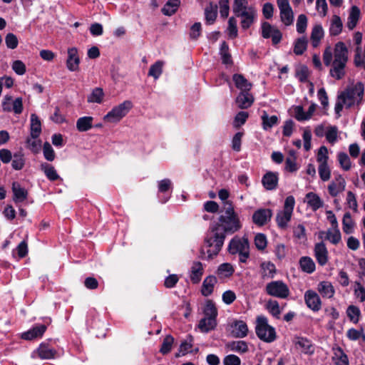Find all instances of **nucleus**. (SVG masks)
<instances>
[{"mask_svg":"<svg viewBox=\"0 0 365 365\" xmlns=\"http://www.w3.org/2000/svg\"><path fill=\"white\" fill-rule=\"evenodd\" d=\"M355 222L352 220L351 214L346 212L342 219V229L344 233L351 234L354 230Z\"/></svg>","mask_w":365,"mask_h":365,"instance_id":"44","label":"nucleus"},{"mask_svg":"<svg viewBox=\"0 0 365 365\" xmlns=\"http://www.w3.org/2000/svg\"><path fill=\"white\" fill-rule=\"evenodd\" d=\"M237 17H241V26L242 29H248L254 22L255 18L256 17V10L255 8L248 10L246 12L242 13Z\"/></svg>","mask_w":365,"mask_h":365,"instance_id":"29","label":"nucleus"},{"mask_svg":"<svg viewBox=\"0 0 365 365\" xmlns=\"http://www.w3.org/2000/svg\"><path fill=\"white\" fill-rule=\"evenodd\" d=\"M293 236L299 243H303L307 240L305 227L302 224H298L293 227Z\"/></svg>","mask_w":365,"mask_h":365,"instance_id":"45","label":"nucleus"},{"mask_svg":"<svg viewBox=\"0 0 365 365\" xmlns=\"http://www.w3.org/2000/svg\"><path fill=\"white\" fill-rule=\"evenodd\" d=\"M217 278L213 275L207 276L203 281L202 287H201V293L205 297L210 296L214 289L215 285L217 284Z\"/></svg>","mask_w":365,"mask_h":365,"instance_id":"25","label":"nucleus"},{"mask_svg":"<svg viewBox=\"0 0 365 365\" xmlns=\"http://www.w3.org/2000/svg\"><path fill=\"white\" fill-rule=\"evenodd\" d=\"M272 215V212L270 209H258L252 215V221L255 225L262 226L271 220Z\"/></svg>","mask_w":365,"mask_h":365,"instance_id":"15","label":"nucleus"},{"mask_svg":"<svg viewBox=\"0 0 365 365\" xmlns=\"http://www.w3.org/2000/svg\"><path fill=\"white\" fill-rule=\"evenodd\" d=\"M333 361L336 365H349L346 354L340 347L334 349Z\"/></svg>","mask_w":365,"mask_h":365,"instance_id":"41","label":"nucleus"},{"mask_svg":"<svg viewBox=\"0 0 365 365\" xmlns=\"http://www.w3.org/2000/svg\"><path fill=\"white\" fill-rule=\"evenodd\" d=\"M278 180L277 173L268 172L262 177V182L265 189L273 190L277 188Z\"/></svg>","mask_w":365,"mask_h":365,"instance_id":"21","label":"nucleus"},{"mask_svg":"<svg viewBox=\"0 0 365 365\" xmlns=\"http://www.w3.org/2000/svg\"><path fill=\"white\" fill-rule=\"evenodd\" d=\"M314 252V257L319 265L324 266L328 262L329 252L323 242L315 244Z\"/></svg>","mask_w":365,"mask_h":365,"instance_id":"12","label":"nucleus"},{"mask_svg":"<svg viewBox=\"0 0 365 365\" xmlns=\"http://www.w3.org/2000/svg\"><path fill=\"white\" fill-rule=\"evenodd\" d=\"M346 336L350 340L352 341H356L361 338L363 339V341H365V334L362 329L357 330L353 328L349 329L347 331Z\"/></svg>","mask_w":365,"mask_h":365,"instance_id":"63","label":"nucleus"},{"mask_svg":"<svg viewBox=\"0 0 365 365\" xmlns=\"http://www.w3.org/2000/svg\"><path fill=\"white\" fill-rule=\"evenodd\" d=\"M93 118L91 116H83L79 118L76 121V128L80 132H85L90 130L93 126Z\"/></svg>","mask_w":365,"mask_h":365,"instance_id":"38","label":"nucleus"},{"mask_svg":"<svg viewBox=\"0 0 365 365\" xmlns=\"http://www.w3.org/2000/svg\"><path fill=\"white\" fill-rule=\"evenodd\" d=\"M346 187V181L344 178L339 175L328 185V192L331 197H336L342 192Z\"/></svg>","mask_w":365,"mask_h":365,"instance_id":"13","label":"nucleus"},{"mask_svg":"<svg viewBox=\"0 0 365 365\" xmlns=\"http://www.w3.org/2000/svg\"><path fill=\"white\" fill-rule=\"evenodd\" d=\"M296 155L289 156L285 160V169L290 173L296 172L299 169V166L296 163Z\"/></svg>","mask_w":365,"mask_h":365,"instance_id":"62","label":"nucleus"},{"mask_svg":"<svg viewBox=\"0 0 365 365\" xmlns=\"http://www.w3.org/2000/svg\"><path fill=\"white\" fill-rule=\"evenodd\" d=\"M361 11L358 6H352L349 11L346 26L349 30H353L357 25L360 19Z\"/></svg>","mask_w":365,"mask_h":365,"instance_id":"26","label":"nucleus"},{"mask_svg":"<svg viewBox=\"0 0 365 365\" xmlns=\"http://www.w3.org/2000/svg\"><path fill=\"white\" fill-rule=\"evenodd\" d=\"M255 245L259 250H264L267 245L266 236L262 233H258L255 237Z\"/></svg>","mask_w":365,"mask_h":365,"instance_id":"64","label":"nucleus"},{"mask_svg":"<svg viewBox=\"0 0 365 365\" xmlns=\"http://www.w3.org/2000/svg\"><path fill=\"white\" fill-rule=\"evenodd\" d=\"M262 36L264 38H272L273 45L278 44L282 38V32L269 23L264 21L261 25Z\"/></svg>","mask_w":365,"mask_h":365,"instance_id":"9","label":"nucleus"},{"mask_svg":"<svg viewBox=\"0 0 365 365\" xmlns=\"http://www.w3.org/2000/svg\"><path fill=\"white\" fill-rule=\"evenodd\" d=\"M217 326V320L215 318L204 317L198 324V328L202 332H208L215 328Z\"/></svg>","mask_w":365,"mask_h":365,"instance_id":"33","label":"nucleus"},{"mask_svg":"<svg viewBox=\"0 0 365 365\" xmlns=\"http://www.w3.org/2000/svg\"><path fill=\"white\" fill-rule=\"evenodd\" d=\"M327 140L331 145H334L338 140V128L334 125H329L327 127V132L325 135Z\"/></svg>","mask_w":365,"mask_h":365,"instance_id":"50","label":"nucleus"},{"mask_svg":"<svg viewBox=\"0 0 365 365\" xmlns=\"http://www.w3.org/2000/svg\"><path fill=\"white\" fill-rule=\"evenodd\" d=\"M364 91V84L361 82H357L356 84L349 86L339 95L340 98H343L345 106L350 108L355 104H359L362 101Z\"/></svg>","mask_w":365,"mask_h":365,"instance_id":"4","label":"nucleus"},{"mask_svg":"<svg viewBox=\"0 0 365 365\" xmlns=\"http://www.w3.org/2000/svg\"><path fill=\"white\" fill-rule=\"evenodd\" d=\"M239 215L235 212L231 203L219 217L218 221L212 224L205 238L207 247V259L216 257L221 250L226 235H232L242 228Z\"/></svg>","mask_w":365,"mask_h":365,"instance_id":"1","label":"nucleus"},{"mask_svg":"<svg viewBox=\"0 0 365 365\" xmlns=\"http://www.w3.org/2000/svg\"><path fill=\"white\" fill-rule=\"evenodd\" d=\"M163 62L161 61H156L153 64L148 71V76L158 79L163 73Z\"/></svg>","mask_w":365,"mask_h":365,"instance_id":"54","label":"nucleus"},{"mask_svg":"<svg viewBox=\"0 0 365 365\" xmlns=\"http://www.w3.org/2000/svg\"><path fill=\"white\" fill-rule=\"evenodd\" d=\"M324 36V31L321 24H316L313 26L311 34V41L313 47L316 48L319 45L321 40Z\"/></svg>","mask_w":365,"mask_h":365,"instance_id":"30","label":"nucleus"},{"mask_svg":"<svg viewBox=\"0 0 365 365\" xmlns=\"http://www.w3.org/2000/svg\"><path fill=\"white\" fill-rule=\"evenodd\" d=\"M293 343L295 348L304 354L312 355L314 353V346L313 343L306 337H295Z\"/></svg>","mask_w":365,"mask_h":365,"instance_id":"11","label":"nucleus"},{"mask_svg":"<svg viewBox=\"0 0 365 365\" xmlns=\"http://www.w3.org/2000/svg\"><path fill=\"white\" fill-rule=\"evenodd\" d=\"M253 8V6L248 5L247 0H234L232 9L237 16Z\"/></svg>","mask_w":365,"mask_h":365,"instance_id":"37","label":"nucleus"},{"mask_svg":"<svg viewBox=\"0 0 365 365\" xmlns=\"http://www.w3.org/2000/svg\"><path fill=\"white\" fill-rule=\"evenodd\" d=\"M346 202L349 208L351 209L354 212H358V203L356 195L353 192H347Z\"/></svg>","mask_w":365,"mask_h":365,"instance_id":"57","label":"nucleus"},{"mask_svg":"<svg viewBox=\"0 0 365 365\" xmlns=\"http://www.w3.org/2000/svg\"><path fill=\"white\" fill-rule=\"evenodd\" d=\"M12 192L14 194L13 200L15 203L22 202L26 200L28 197L27 190L17 182H13Z\"/></svg>","mask_w":365,"mask_h":365,"instance_id":"23","label":"nucleus"},{"mask_svg":"<svg viewBox=\"0 0 365 365\" xmlns=\"http://www.w3.org/2000/svg\"><path fill=\"white\" fill-rule=\"evenodd\" d=\"M261 118L262 120V128L265 130H270L278 123V117L277 115L269 116L266 112H264Z\"/></svg>","mask_w":365,"mask_h":365,"instance_id":"46","label":"nucleus"},{"mask_svg":"<svg viewBox=\"0 0 365 365\" xmlns=\"http://www.w3.org/2000/svg\"><path fill=\"white\" fill-rule=\"evenodd\" d=\"M228 252L231 255H238L239 261L247 262L250 257V242L246 237L235 236L229 242Z\"/></svg>","mask_w":365,"mask_h":365,"instance_id":"3","label":"nucleus"},{"mask_svg":"<svg viewBox=\"0 0 365 365\" xmlns=\"http://www.w3.org/2000/svg\"><path fill=\"white\" fill-rule=\"evenodd\" d=\"M254 97L250 91L240 92L236 98V103L241 109H246L250 108L253 102Z\"/></svg>","mask_w":365,"mask_h":365,"instance_id":"18","label":"nucleus"},{"mask_svg":"<svg viewBox=\"0 0 365 365\" xmlns=\"http://www.w3.org/2000/svg\"><path fill=\"white\" fill-rule=\"evenodd\" d=\"M80 58L78 49L76 47L68 49L66 67L70 71H77L79 69Z\"/></svg>","mask_w":365,"mask_h":365,"instance_id":"14","label":"nucleus"},{"mask_svg":"<svg viewBox=\"0 0 365 365\" xmlns=\"http://www.w3.org/2000/svg\"><path fill=\"white\" fill-rule=\"evenodd\" d=\"M104 92L103 88L97 87L91 91V93L88 96L87 101L88 103H101L103 101Z\"/></svg>","mask_w":365,"mask_h":365,"instance_id":"42","label":"nucleus"},{"mask_svg":"<svg viewBox=\"0 0 365 365\" xmlns=\"http://www.w3.org/2000/svg\"><path fill=\"white\" fill-rule=\"evenodd\" d=\"M307 39L305 36L297 38L294 43V52L297 55H302L307 47Z\"/></svg>","mask_w":365,"mask_h":365,"instance_id":"52","label":"nucleus"},{"mask_svg":"<svg viewBox=\"0 0 365 365\" xmlns=\"http://www.w3.org/2000/svg\"><path fill=\"white\" fill-rule=\"evenodd\" d=\"M41 132V124L38 117L33 113L31 115V136L37 138Z\"/></svg>","mask_w":365,"mask_h":365,"instance_id":"34","label":"nucleus"},{"mask_svg":"<svg viewBox=\"0 0 365 365\" xmlns=\"http://www.w3.org/2000/svg\"><path fill=\"white\" fill-rule=\"evenodd\" d=\"M227 347L230 351L239 354H244L248 351V345L245 341H232L227 344Z\"/></svg>","mask_w":365,"mask_h":365,"instance_id":"48","label":"nucleus"},{"mask_svg":"<svg viewBox=\"0 0 365 365\" xmlns=\"http://www.w3.org/2000/svg\"><path fill=\"white\" fill-rule=\"evenodd\" d=\"M41 170L44 173L46 178L51 181H55L60 178L54 167L48 163H41Z\"/></svg>","mask_w":365,"mask_h":365,"instance_id":"40","label":"nucleus"},{"mask_svg":"<svg viewBox=\"0 0 365 365\" xmlns=\"http://www.w3.org/2000/svg\"><path fill=\"white\" fill-rule=\"evenodd\" d=\"M46 330V326L44 324H38L21 334V338L25 340H33L40 338Z\"/></svg>","mask_w":365,"mask_h":365,"instance_id":"17","label":"nucleus"},{"mask_svg":"<svg viewBox=\"0 0 365 365\" xmlns=\"http://www.w3.org/2000/svg\"><path fill=\"white\" fill-rule=\"evenodd\" d=\"M266 292L269 295L280 299H285L289 294L287 285L279 280L268 283L266 286Z\"/></svg>","mask_w":365,"mask_h":365,"instance_id":"8","label":"nucleus"},{"mask_svg":"<svg viewBox=\"0 0 365 365\" xmlns=\"http://www.w3.org/2000/svg\"><path fill=\"white\" fill-rule=\"evenodd\" d=\"M217 4L210 2L205 9V16L207 24H212L217 17Z\"/></svg>","mask_w":365,"mask_h":365,"instance_id":"35","label":"nucleus"},{"mask_svg":"<svg viewBox=\"0 0 365 365\" xmlns=\"http://www.w3.org/2000/svg\"><path fill=\"white\" fill-rule=\"evenodd\" d=\"M346 314L350 321L353 323L356 324L359 322L361 312L357 307L354 305L349 306L346 309Z\"/></svg>","mask_w":365,"mask_h":365,"instance_id":"55","label":"nucleus"},{"mask_svg":"<svg viewBox=\"0 0 365 365\" xmlns=\"http://www.w3.org/2000/svg\"><path fill=\"white\" fill-rule=\"evenodd\" d=\"M325 239L333 245L339 244L341 240V234L339 227H331L326 232Z\"/></svg>","mask_w":365,"mask_h":365,"instance_id":"31","label":"nucleus"},{"mask_svg":"<svg viewBox=\"0 0 365 365\" xmlns=\"http://www.w3.org/2000/svg\"><path fill=\"white\" fill-rule=\"evenodd\" d=\"M308 19L306 15L300 14L297 17V31L299 34H304L306 31L307 27Z\"/></svg>","mask_w":365,"mask_h":365,"instance_id":"60","label":"nucleus"},{"mask_svg":"<svg viewBox=\"0 0 365 365\" xmlns=\"http://www.w3.org/2000/svg\"><path fill=\"white\" fill-rule=\"evenodd\" d=\"M260 273L264 279L273 278L276 273L275 265L269 261L263 262L260 264Z\"/></svg>","mask_w":365,"mask_h":365,"instance_id":"28","label":"nucleus"},{"mask_svg":"<svg viewBox=\"0 0 365 365\" xmlns=\"http://www.w3.org/2000/svg\"><path fill=\"white\" fill-rule=\"evenodd\" d=\"M343 28V23L341 18L337 15H334L331 17L329 26V34L331 36L339 35Z\"/></svg>","mask_w":365,"mask_h":365,"instance_id":"32","label":"nucleus"},{"mask_svg":"<svg viewBox=\"0 0 365 365\" xmlns=\"http://www.w3.org/2000/svg\"><path fill=\"white\" fill-rule=\"evenodd\" d=\"M36 353L41 359H53L56 357L57 351L48 344L42 343L37 349Z\"/></svg>","mask_w":365,"mask_h":365,"instance_id":"20","label":"nucleus"},{"mask_svg":"<svg viewBox=\"0 0 365 365\" xmlns=\"http://www.w3.org/2000/svg\"><path fill=\"white\" fill-rule=\"evenodd\" d=\"M304 299L307 307L314 312L322 309V302L319 294L313 289H308L304 292Z\"/></svg>","mask_w":365,"mask_h":365,"instance_id":"10","label":"nucleus"},{"mask_svg":"<svg viewBox=\"0 0 365 365\" xmlns=\"http://www.w3.org/2000/svg\"><path fill=\"white\" fill-rule=\"evenodd\" d=\"M204 274V265L199 261H195L192 262L190 272L189 276L191 282L193 284H198L202 279Z\"/></svg>","mask_w":365,"mask_h":365,"instance_id":"16","label":"nucleus"},{"mask_svg":"<svg viewBox=\"0 0 365 365\" xmlns=\"http://www.w3.org/2000/svg\"><path fill=\"white\" fill-rule=\"evenodd\" d=\"M255 331L259 339L264 342L271 343L276 339L275 329L268 324V320L264 316L257 317Z\"/></svg>","mask_w":365,"mask_h":365,"instance_id":"5","label":"nucleus"},{"mask_svg":"<svg viewBox=\"0 0 365 365\" xmlns=\"http://www.w3.org/2000/svg\"><path fill=\"white\" fill-rule=\"evenodd\" d=\"M232 333L234 336L237 338H243L247 336L248 327L247 324L243 321H235L232 325Z\"/></svg>","mask_w":365,"mask_h":365,"instance_id":"24","label":"nucleus"},{"mask_svg":"<svg viewBox=\"0 0 365 365\" xmlns=\"http://www.w3.org/2000/svg\"><path fill=\"white\" fill-rule=\"evenodd\" d=\"M133 107L130 101H125L122 103L113 107L103 118L108 123H118L125 117Z\"/></svg>","mask_w":365,"mask_h":365,"instance_id":"7","label":"nucleus"},{"mask_svg":"<svg viewBox=\"0 0 365 365\" xmlns=\"http://www.w3.org/2000/svg\"><path fill=\"white\" fill-rule=\"evenodd\" d=\"M337 157L341 168L346 171L350 170L351 163L348 155L345 153H339Z\"/></svg>","mask_w":365,"mask_h":365,"instance_id":"58","label":"nucleus"},{"mask_svg":"<svg viewBox=\"0 0 365 365\" xmlns=\"http://www.w3.org/2000/svg\"><path fill=\"white\" fill-rule=\"evenodd\" d=\"M267 309L269 312L275 318L279 319L280 315V309L279 303L274 300H270L267 304Z\"/></svg>","mask_w":365,"mask_h":365,"instance_id":"61","label":"nucleus"},{"mask_svg":"<svg viewBox=\"0 0 365 365\" xmlns=\"http://www.w3.org/2000/svg\"><path fill=\"white\" fill-rule=\"evenodd\" d=\"M294 205V197L292 195L287 197L284 200L283 209L279 210L276 215V222L280 229L285 230L287 228L288 223L292 219Z\"/></svg>","mask_w":365,"mask_h":365,"instance_id":"6","label":"nucleus"},{"mask_svg":"<svg viewBox=\"0 0 365 365\" xmlns=\"http://www.w3.org/2000/svg\"><path fill=\"white\" fill-rule=\"evenodd\" d=\"M173 343L174 338L171 335H167L163 339L160 351L163 354L169 353L171 351Z\"/></svg>","mask_w":365,"mask_h":365,"instance_id":"59","label":"nucleus"},{"mask_svg":"<svg viewBox=\"0 0 365 365\" xmlns=\"http://www.w3.org/2000/svg\"><path fill=\"white\" fill-rule=\"evenodd\" d=\"M192 340V337L191 336H188L187 339L181 343L179 348V352L176 354L177 357L184 356L191 351Z\"/></svg>","mask_w":365,"mask_h":365,"instance_id":"51","label":"nucleus"},{"mask_svg":"<svg viewBox=\"0 0 365 365\" xmlns=\"http://www.w3.org/2000/svg\"><path fill=\"white\" fill-rule=\"evenodd\" d=\"M235 272V269L233 266L230 263H222L221 264L217 269V276L221 278H228L232 275V274Z\"/></svg>","mask_w":365,"mask_h":365,"instance_id":"39","label":"nucleus"},{"mask_svg":"<svg viewBox=\"0 0 365 365\" xmlns=\"http://www.w3.org/2000/svg\"><path fill=\"white\" fill-rule=\"evenodd\" d=\"M317 291L323 298H332L335 294V289L329 281L320 282L317 285Z\"/></svg>","mask_w":365,"mask_h":365,"instance_id":"22","label":"nucleus"},{"mask_svg":"<svg viewBox=\"0 0 365 365\" xmlns=\"http://www.w3.org/2000/svg\"><path fill=\"white\" fill-rule=\"evenodd\" d=\"M324 63L327 66L331 64L330 76L336 80L341 79L345 76V68L348 61V50L345 44L338 42L334 47V54L328 47L323 54Z\"/></svg>","mask_w":365,"mask_h":365,"instance_id":"2","label":"nucleus"},{"mask_svg":"<svg viewBox=\"0 0 365 365\" xmlns=\"http://www.w3.org/2000/svg\"><path fill=\"white\" fill-rule=\"evenodd\" d=\"M203 313L205 314V317L210 318H217V310L215 305V304L210 301L207 300L205 303V308L203 309Z\"/></svg>","mask_w":365,"mask_h":365,"instance_id":"53","label":"nucleus"},{"mask_svg":"<svg viewBox=\"0 0 365 365\" xmlns=\"http://www.w3.org/2000/svg\"><path fill=\"white\" fill-rule=\"evenodd\" d=\"M299 263L302 270L306 273L311 274L315 270V263L310 257H302Z\"/></svg>","mask_w":365,"mask_h":365,"instance_id":"36","label":"nucleus"},{"mask_svg":"<svg viewBox=\"0 0 365 365\" xmlns=\"http://www.w3.org/2000/svg\"><path fill=\"white\" fill-rule=\"evenodd\" d=\"M305 202L312 211H317L324 206V201L317 193L313 192H309L306 194Z\"/></svg>","mask_w":365,"mask_h":365,"instance_id":"19","label":"nucleus"},{"mask_svg":"<svg viewBox=\"0 0 365 365\" xmlns=\"http://www.w3.org/2000/svg\"><path fill=\"white\" fill-rule=\"evenodd\" d=\"M25 157L21 152L15 153L11 159V166L16 170H21L25 165Z\"/></svg>","mask_w":365,"mask_h":365,"instance_id":"49","label":"nucleus"},{"mask_svg":"<svg viewBox=\"0 0 365 365\" xmlns=\"http://www.w3.org/2000/svg\"><path fill=\"white\" fill-rule=\"evenodd\" d=\"M232 81H234L235 86L240 90V92L250 91L252 88V83H250L242 74H234L232 76Z\"/></svg>","mask_w":365,"mask_h":365,"instance_id":"27","label":"nucleus"},{"mask_svg":"<svg viewBox=\"0 0 365 365\" xmlns=\"http://www.w3.org/2000/svg\"><path fill=\"white\" fill-rule=\"evenodd\" d=\"M280 19L287 26H290L294 22V13L292 7L279 10Z\"/></svg>","mask_w":365,"mask_h":365,"instance_id":"47","label":"nucleus"},{"mask_svg":"<svg viewBox=\"0 0 365 365\" xmlns=\"http://www.w3.org/2000/svg\"><path fill=\"white\" fill-rule=\"evenodd\" d=\"M180 4V0H169L163 7L162 12L165 16H172L177 11Z\"/></svg>","mask_w":365,"mask_h":365,"instance_id":"43","label":"nucleus"},{"mask_svg":"<svg viewBox=\"0 0 365 365\" xmlns=\"http://www.w3.org/2000/svg\"><path fill=\"white\" fill-rule=\"evenodd\" d=\"M318 173L322 181L326 182L330 179L331 170L328 163L319 164Z\"/></svg>","mask_w":365,"mask_h":365,"instance_id":"56","label":"nucleus"}]
</instances>
